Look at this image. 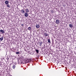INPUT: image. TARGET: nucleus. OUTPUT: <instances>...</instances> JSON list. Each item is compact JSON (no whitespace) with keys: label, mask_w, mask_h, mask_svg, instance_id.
<instances>
[{"label":"nucleus","mask_w":76,"mask_h":76,"mask_svg":"<svg viewBox=\"0 0 76 76\" xmlns=\"http://www.w3.org/2000/svg\"><path fill=\"white\" fill-rule=\"evenodd\" d=\"M9 2L7 1H6L5 2V4L6 5H7V4H9Z\"/></svg>","instance_id":"obj_5"},{"label":"nucleus","mask_w":76,"mask_h":76,"mask_svg":"<svg viewBox=\"0 0 76 76\" xmlns=\"http://www.w3.org/2000/svg\"><path fill=\"white\" fill-rule=\"evenodd\" d=\"M15 67H16V66H15V65H12V68L13 69H15Z\"/></svg>","instance_id":"obj_13"},{"label":"nucleus","mask_w":76,"mask_h":76,"mask_svg":"<svg viewBox=\"0 0 76 76\" xmlns=\"http://www.w3.org/2000/svg\"><path fill=\"white\" fill-rule=\"evenodd\" d=\"M48 42H49V43H50L51 42H50V39H48Z\"/></svg>","instance_id":"obj_17"},{"label":"nucleus","mask_w":76,"mask_h":76,"mask_svg":"<svg viewBox=\"0 0 76 76\" xmlns=\"http://www.w3.org/2000/svg\"><path fill=\"white\" fill-rule=\"evenodd\" d=\"M19 52H17L16 53V54H19Z\"/></svg>","instance_id":"obj_18"},{"label":"nucleus","mask_w":76,"mask_h":76,"mask_svg":"<svg viewBox=\"0 0 76 76\" xmlns=\"http://www.w3.org/2000/svg\"><path fill=\"white\" fill-rule=\"evenodd\" d=\"M42 44V42L40 43L39 45H40V46H41Z\"/></svg>","instance_id":"obj_20"},{"label":"nucleus","mask_w":76,"mask_h":76,"mask_svg":"<svg viewBox=\"0 0 76 76\" xmlns=\"http://www.w3.org/2000/svg\"><path fill=\"white\" fill-rule=\"evenodd\" d=\"M35 51L37 53V54H38V53H39V50H38L37 49H36L35 50Z\"/></svg>","instance_id":"obj_11"},{"label":"nucleus","mask_w":76,"mask_h":76,"mask_svg":"<svg viewBox=\"0 0 76 76\" xmlns=\"http://www.w3.org/2000/svg\"><path fill=\"white\" fill-rule=\"evenodd\" d=\"M7 59H8V58H7Z\"/></svg>","instance_id":"obj_22"},{"label":"nucleus","mask_w":76,"mask_h":76,"mask_svg":"<svg viewBox=\"0 0 76 76\" xmlns=\"http://www.w3.org/2000/svg\"><path fill=\"white\" fill-rule=\"evenodd\" d=\"M56 24H59L60 23V20H59L57 19L56 20Z\"/></svg>","instance_id":"obj_1"},{"label":"nucleus","mask_w":76,"mask_h":76,"mask_svg":"<svg viewBox=\"0 0 76 76\" xmlns=\"http://www.w3.org/2000/svg\"><path fill=\"white\" fill-rule=\"evenodd\" d=\"M38 57H39V56H38Z\"/></svg>","instance_id":"obj_23"},{"label":"nucleus","mask_w":76,"mask_h":76,"mask_svg":"<svg viewBox=\"0 0 76 76\" xmlns=\"http://www.w3.org/2000/svg\"><path fill=\"white\" fill-rule=\"evenodd\" d=\"M44 35L45 36V37H47V36H48V34L47 33H44Z\"/></svg>","instance_id":"obj_4"},{"label":"nucleus","mask_w":76,"mask_h":76,"mask_svg":"<svg viewBox=\"0 0 76 76\" xmlns=\"http://www.w3.org/2000/svg\"><path fill=\"white\" fill-rule=\"evenodd\" d=\"M7 7L8 8H10V5L9 4H7Z\"/></svg>","instance_id":"obj_9"},{"label":"nucleus","mask_w":76,"mask_h":76,"mask_svg":"<svg viewBox=\"0 0 76 76\" xmlns=\"http://www.w3.org/2000/svg\"><path fill=\"white\" fill-rule=\"evenodd\" d=\"M25 62H25V63H28V62L27 61V60H26V61H25Z\"/></svg>","instance_id":"obj_19"},{"label":"nucleus","mask_w":76,"mask_h":76,"mask_svg":"<svg viewBox=\"0 0 76 76\" xmlns=\"http://www.w3.org/2000/svg\"><path fill=\"white\" fill-rule=\"evenodd\" d=\"M69 28H73V25L72 24H69Z\"/></svg>","instance_id":"obj_2"},{"label":"nucleus","mask_w":76,"mask_h":76,"mask_svg":"<svg viewBox=\"0 0 76 76\" xmlns=\"http://www.w3.org/2000/svg\"><path fill=\"white\" fill-rule=\"evenodd\" d=\"M21 12V13H25V10L23 9L22 10Z\"/></svg>","instance_id":"obj_10"},{"label":"nucleus","mask_w":76,"mask_h":76,"mask_svg":"<svg viewBox=\"0 0 76 76\" xmlns=\"http://www.w3.org/2000/svg\"><path fill=\"white\" fill-rule=\"evenodd\" d=\"M24 15L25 17H28V14L27 12H25Z\"/></svg>","instance_id":"obj_3"},{"label":"nucleus","mask_w":76,"mask_h":76,"mask_svg":"<svg viewBox=\"0 0 76 76\" xmlns=\"http://www.w3.org/2000/svg\"><path fill=\"white\" fill-rule=\"evenodd\" d=\"M21 58H22V60H25V58H24V57H23V56H21Z\"/></svg>","instance_id":"obj_14"},{"label":"nucleus","mask_w":76,"mask_h":76,"mask_svg":"<svg viewBox=\"0 0 76 76\" xmlns=\"http://www.w3.org/2000/svg\"><path fill=\"white\" fill-rule=\"evenodd\" d=\"M28 29L29 30V31H31V27H29L28 28Z\"/></svg>","instance_id":"obj_15"},{"label":"nucleus","mask_w":76,"mask_h":76,"mask_svg":"<svg viewBox=\"0 0 76 76\" xmlns=\"http://www.w3.org/2000/svg\"><path fill=\"white\" fill-rule=\"evenodd\" d=\"M23 24H22V26H23Z\"/></svg>","instance_id":"obj_21"},{"label":"nucleus","mask_w":76,"mask_h":76,"mask_svg":"<svg viewBox=\"0 0 76 76\" xmlns=\"http://www.w3.org/2000/svg\"><path fill=\"white\" fill-rule=\"evenodd\" d=\"M27 61L28 62V63H30V62H31V60L27 59Z\"/></svg>","instance_id":"obj_12"},{"label":"nucleus","mask_w":76,"mask_h":76,"mask_svg":"<svg viewBox=\"0 0 76 76\" xmlns=\"http://www.w3.org/2000/svg\"><path fill=\"white\" fill-rule=\"evenodd\" d=\"M25 11L26 12V13H28L29 12V9H26Z\"/></svg>","instance_id":"obj_8"},{"label":"nucleus","mask_w":76,"mask_h":76,"mask_svg":"<svg viewBox=\"0 0 76 76\" xmlns=\"http://www.w3.org/2000/svg\"><path fill=\"white\" fill-rule=\"evenodd\" d=\"M0 32L1 33V34H4V30H2L1 29L0 30Z\"/></svg>","instance_id":"obj_7"},{"label":"nucleus","mask_w":76,"mask_h":76,"mask_svg":"<svg viewBox=\"0 0 76 76\" xmlns=\"http://www.w3.org/2000/svg\"><path fill=\"white\" fill-rule=\"evenodd\" d=\"M40 26H39V25L38 24H37L36 25V27L37 28H39Z\"/></svg>","instance_id":"obj_6"},{"label":"nucleus","mask_w":76,"mask_h":76,"mask_svg":"<svg viewBox=\"0 0 76 76\" xmlns=\"http://www.w3.org/2000/svg\"><path fill=\"white\" fill-rule=\"evenodd\" d=\"M3 37H2L1 38H0V40H1V41H2V40H3Z\"/></svg>","instance_id":"obj_16"}]
</instances>
